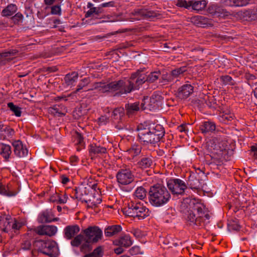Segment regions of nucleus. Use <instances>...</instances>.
<instances>
[{"label":"nucleus","instance_id":"1","mask_svg":"<svg viewBox=\"0 0 257 257\" xmlns=\"http://www.w3.org/2000/svg\"><path fill=\"white\" fill-rule=\"evenodd\" d=\"M137 130L139 141L144 145L155 144L160 141L165 133L164 127L160 124L150 128L144 127L141 124L138 126Z\"/></svg>","mask_w":257,"mask_h":257},{"label":"nucleus","instance_id":"2","mask_svg":"<svg viewBox=\"0 0 257 257\" xmlns=\"http://www.w3.org/2000/svg\"><path fill=\"white\" fill-rule=\"evenodd\" d=\"M133 84L132 81L128 80H119L108 83L103 82H95L93 84V88L89 89L88 90L98 89L102 93L118 90L120 94H127L133 90Z\"/></svg>","mask_w":257,"mask_h":257},{"label":"nucleus","instance_id":"3","mask_svg":"<svg viewBox=\"0 0 257 257\" xmlns=\"http://www.w3.org/2000/svg\"><path fill=\"white\" fill-rule=\"evenodd\" d=\"M149 202L155 207H160L167 203L171 198V195L163 185L157 184L150 188Z\"/></svg>","mask_w":257,"mask_h":257},{"label":"nucleus","instance_id":"4","mask_svg":"<svg viewBox=\"0 0 257 257\" xmlns=\"http://www.w3.org/2000/svg\"><path fill=\"white\" fill-rule=\"evenodd\" d=\"M123 213L126 216L144 219L149 215V209L140 203L132 201L128 203L127 206L122 209Z\"/></svg>","mask_w":257,"mask_h":257},{"label":"nucleus","instance_id":"5","mask_svg":"<svg viewBox=\"0 0 257 257\" xmlns=\"http://www.w3.org/2000/svg\"><path fill=\"white\" fill-rule=\"evenodd\" d=\"M35 244L39 251L50 257H55L58 254L57 244L53 240H37L35 241Z\"/></svg>","mask_w":257,"mask_h":257},{"label":"nucleus","instance_id":"6","mask_svg":"<svg viewBox=\"0 0 257 257\" xmlns=\"http://www.w3.org/2000/svg\"><path fill=\"white\" fill-rule=\"evenodd\" d=\"M87 243H96L101 238L102 232L97 226H89L83 230Z\"/></svg>","mask_w":257,"mask_h":257},{"label":"nucleus","instance_id":"7","mask_svg":"<svg viewBox=\"0 0 257 257\" xmlns=\"http://www.w3.org/2000/svg\"><path fill=\"white\" fill-rule=\"evenodd\" d=\"M169 190L174 194H183L187 188L186 185L182 180L175 179L169 180L167 183Z\"/></svg>","mask_w":257,"mask_h":257},{"label":"nucleus","instance_id":"8","mask_svg":"<svg viewBox=\"0 0 257 257\" xmlns=\"http://www.w3.org/2000/svg\"><path fill=\"white\" fill-rule=\"evenodd\" d=\"M117 181L123 185L130 184L134 180V176L129 170L121 169L116 175Z\"/></svg>","mask_w":257,"mask_h":257},{"label":"nucleus","instance_id":"9","mask_svg":"<svg viewBox=\"0 0 257 257\" xmlns=\"http://www.w3.org/2000/svg\"><path fill=\"white\" fill-rule=\"evenodd\" d=\"M142 71L138 70L132 74L130 79L133 82V90L138 89L139 87L147 81V75L142 73Z\"/></svg>","mask_w":257,"mask_h":257},{"label":"nucleus","instance_id":"10","mask_svg":"<svg viewBox=\"0 0 257 257\" xmlns=\"http://www.w3.org/2000/svg\"><path fill=\"white\" fill-rule=\"evenodd\" d=\"M35 231L39 235L52 236L57 232V228L54 225H42L35 228Z\"/></svg>","mask_w":257,"mask_h":257},{"label":"nucleus","instance_id":"11","mask_svg":"<svg viewBox=\"0 0 257 257\" xmlns=\"http://www.w3.org/2000/svg\"><path fill=\"white\" fill-rule=\"evenodd\" d=\"M186 220L190 226L194 227L203 225V218L200 216H196V213L191 210L188 212Z\"/></svg>","mask_w":257,"mask_h":257},{"label":"nucleus","instance_id":"12","mask_svg":"<svg viewBox=\"0 0 257 257\" xmlns=\"http://www.w3.org/2000/svg\"><path fill=\"white\" fill-rule=\"evenodd\" d=\"M194 91V87L190 84H185L180 87L176 93V96L181 100L187 98Z\"/></svg>","mask_w":257,"mask_h":257},{"label":"nucleus","instance_id":"13","mask_svg":"<svg viewBox=\"0 0 257 257\" xmlns=\"http://www.w3.org/2000/svg\"><path fill=\"white\" fill-rule=\"evenodd\" d=\"M18 53L16 49H9L0 53V66L6 65L13 60Z\"/></svg>","mask_w":257,"mask_h":257},{"label":"nucleus","instance_id":"14","mask_svg":"<svg viewBox=\"0 0 257 257\" xmlns=\"http://www.w3.org/2000/svg\"><path fill=\"white\" fill-rule=\"evenodd\" d=\"M18 53L16 49H9L0 53V66L6 65L13 60Z\"/></svg>","mask_w":257,"mask_h":257},{"label":"nucleus","instance_id":"15","mask_svg":"<svg viewBox=\"0 0 257 257\" xmlns=\"http://www.w3.org/2000/svg\"><path fill=\"white\" fill-rule=\"evenodd\" d=\"M190 210L194 213H197V215L200 216L203 218V215L206 211L205 206L195 199H192L190 202Z\"/></svg>","mask_w":257,"mask_h":257},{"label":"nucleus","instance_id":"16","mask_svg":"<svg viewBox=\"0 0 257 257\" xmlns=\"http://www.w3.org/2000/svg\"><path fill=\"white\" fill-rule=\"evenodd\" d=\"M12 145L14 148V152L19 158H23L27 156L28 150L24 146L22 142L20 140L15 141Z\"/></svg>","mask_w":257,"mask_h":257},{"label":"nucleus","instance_id":"17","mask_svg":"<svg viewBox=\"0 0 257 257\" xmlns=\"http://www.w3.org/2000/svg\"><path fill=\"white\" fill-rule=\"evenodd\" d=\"M59 218L54 217L53 213L51 210H46L42 212L39 216L38 220L41 223H49L59 220Z\"/></svg>","mask_w":257,"mask_h":257},{"label":"nucleus","instance_id":"18","mask_svg":"<svg viewBox=\"0 0 257 257\" xmlns=\"http://www.w3.org/2000/svg\"><path fill=\"white\" fill-rule=\"evenodd\" d=\"M191 22L198 27H205L207 26H212L211 20L202 16H196L191 18Z\"/></svg>","mask_w":257,"mask_h":257},{"label":"nucleus","instance_id":"19","mask_svg":"<svg viewBox=\"0 0 257 257\" xmlns=\"http://www.w3.org/2000/svg\"><path fill=\"white\" fill-rule=\"evenodd\" d=\"M13 223V218L9 216H0L1 230L2 232H8L11 230V225Z\"/></svg>","mask_w":257,"mask_h":257},{"label":"nucleus","instance_id":"20","mask_svg":"<svg viewBox=\"0 0 257 257\" xmlns=\"http://www.w3.org/2000/svg\"><path fill=\"white\" fill-rule=\"evenodd\" d=\"M90 186L87 184H81L80 186L75 187L74 189V197L77 200L82 199L83 196L87 195L89 192Z\"/></svg>","mask_w":257,"mask_h":257},{"label":"nucleus","instance_id":"21","mask_svg":"<svg viewBox=\"0 0 257 257\" xmlns=\"http://www.w3.org/2000/svg\"><path fill=\"white\" fill-rule=\"evenodd\" d=\"M80 231L78 225L67 226L64 229V237L67 239H71Z\"/></svg>","mask_w":257,"mask_h":257},{"label":"nucleus","instance_id":"22","mask_svg":"<svg viewBox=\"0 0 257 257\" xmlns=\"http://www.w3.org/2000/svg\"><path fill=\"white\" fill-rule=\"evenodd\" d=\"M133 16H144L146 18H152L158 16V14L153 11H148L147 10H135L131 13Z\"/></svg>","mask_w":257,"mask_h":257},{"label":"nucleus","instance_id":"23","mask_svg":"<svg viewBox=\"0 0 257 257\" xmlns=\"http://www.w3.org/2000/svg\"><path fill=\"white\" fill-rule=\"evenodd\" d=\"M209 13L213 15H216L217 17H226L230 15L229 12L226 10L218 7H212L208 9Z\"/></svg>","mask_w":257,"mask_h":257},{"label":"nucleus","instance_id":"24","mask_svg":"<svg viewBox=\"0 0 257 257\" xmlns=\"http://www.w3.org/2000/svg\"><path fill=\"white\" fill-rule=\"evenodd\" d=\"M126 113L128 116L136 114L140 109L139 102L127 103L125 105Z\"/></svg>","mask_w":257,"mask_h":257},{"label":"nucleus","instance_id":"25","mask_svg":"<svg viewBox=\"0 0 257 257\" xmlns=\"http://www.w3.org/2000/svg\"><path fill=\"white\" fill-rule=\"evenodd\" d=\"M49 111L54 115L58 116L65 115L67 112V108L62 105H55L49 108Z\"/></svg>","mask_w":257,"mask_h":257},{"label":"nucleus","instance_id":"26","mask_svg":"<svg viewBox=\"0 0 257 257\" xmlns=\"http://www.w3.org/2000/svg\"><path fill=\"white\" fill-rule=\"evenodd\" d=\"M115 244L125 247H128L132 244V241L128 235H123L118 239L116 240Z\"/></svg>","mask_w":257,"mask_h":257},{"label":"nucleus","instance_id":"27","mask_svg":"<svg viewBox=\"0 0 257 257\" xmlns=\"http://www.w3.org/2000/svg\"><path fill=\"white\" fill-rule=\"evenodd\" d=\"M89 148V153L91 156L98 154H105L106 152L105 148L97 146L96 144L90 145Z\"/></svg>","mask_w":257,"mask_h":257},{"label":"nucleus","instance_id":"28","mask_svg":"<svg viewBox=\"0 0 257 257\" xmlns=\"http://www.w3.org/2000/svg\"><path fill=\"white\" fill-rule=\"evenodd\" d=\"M18 10L17 6L13 4L8 5L2 12L3 17H8L12 16Z\"/></svg>","mask_w":257,"mask_h":257},{"label":"nucleus","instance_id":"29","mask_svg":"<svg viewBox=\"0 0 257 257\" xmlns=\"http://www.w3.org/2000/svg\"><path fill=\"white\" fill-rule=\"evenodd\" d=\"M121 230V227L119 225L108 226L104 230V234L106 236H112Z\"/></svg>","mask_w":257,"mask_h":257},{"label":"nucleus","instance_id":"30","mask_svg":"<svg viewBox=\"0 0 257 257\" xmlns=\"http://www.w3.org/2000/svg\"><path fill=\"white\" fill-rule=\"evenodd\" d=\"M12 153L11 146L4 144H0V155H1L6 161H8Z\"/></svg>","mask_w":257,"mask_h":257},{"label":"nucleus","instance_id":"31","mask_svg":"<svg viewBox=\"0 0 257 257\" xmlns=\"http://www.w3.org/2000/svg\"><path fill=\"white\" fill-rule=\"evenodd\" d=\"M215 123L210 121H205L200 126V130L204 134L212 132L215 130Z\"/></svg>","mask_w":257,"mask_h":257},{"label":"nucleus","instance_id":"32","mask_svg":"<svg viewBox=\"0 0 257 257\" xmlns=\"http://www.w3.org/2000/svg\"><path fill=\"white\" fill-rule=\"evenodd\" d=\"M102 11H101V8L100 7H93L90 8L89 11L86 13L85 17V18L92 17V19H100L101 17H98L100 14H101Z\"/></svg>","mask_w":257,"mask_h":257},{"label":"nucleus","instance_id":"33","mask_svg":"<svg viewBox=\"0 0 257 257\" xmlns=\"http://www.w3.org/2000/svg\"><path fill=\"white\" fill-rule=\"evenodd\" d=\"M191 1V6L192 9L195 11H199L204 9L207 5V2L206 1Z\"/></svg>","mask_w":257,"mask_h":257},{"label":"nucleus","instance_id":"34","mask_svg":"<svg viewBox=\"0 0 257 257\" xmlns=\"http://www.w3.org/2000/svg\"><path fill=\"white\" fill-rule=\"evenodd\" d=\"M152 160L150 157H144L138 162V165L142 169L149 168L152 164Z\"/></svg>","mask_w":257,"mask_h":257},{"label":"nucleus","instance_id":"35","mask_svg":"<svg viewBox=\"0 0 257 257\" xmlns=\"http://www.w3.org/2000/svg\"><path fill=\"white\" fill-rule=\"evenodd\" d=\"M123 115L124 108L122 107H118L113 110L111 117L113 119L121 120Z\"/></svg>","mask_w":257,"mask_h":257},{"label":"nucleus","instance_id":"36","mask_svg":"<svg viewBox=\"0 0 257 257\" xmlns=\"http://www.w3.org/2000/svg\"><path fill=\"white\" fill-rule=\"evenodd\" d=\"M78 78V74L76 72H72L71 74L66 75L64 80L68 85L73 84Z\"/></svg>","mask_w":257,"mask_h":257},{"label":"nucleus","instance_id":"37","mask_svg":"<svg viewBox=\"0 0 257 257\" xmlns=\"http://www.w3.org/2000/svg\"><path fill=\"white\" fill-rule=\"evenodd\" d=\"M188 185L191 189H200V182L198 179H194L193 177H190L188 181Z\"/></svg>","mask_w":257,"mask_h":257},{"label":"nucleus","instance_id":"38","mask_svg":"<svg viewBox=\"0 0 257 257\" xmlns=\"http://www.w3.org/2000/svg\"><path fill=\"white\" fill-rule=\"evenodd\" d=\"M134 195L138 199L142 200L146 196V190L143 187H138L135 191Z\"/></svg>","mask_w":257,"mask_h":257},{"label":"nucleus","instance_id":"39","mask_svg":"<svg viewBox=\"0 0 257 257\" xmlns=\"http://www.w3.org/2000/svg\"><path fill=\"white\" fill-rule=\"evenodd\" d=\"M187 71L186 66L181 67L180 68L175 69L171 71L173 79L178 77L180 75L182 74L184 72Z\"/></svg>","mask_w":257,"mask_h":257},{"label":"nucleus","instance_id":"40","mask_svg":"<svg viewBox=\"0 0 257 257\" xmlns=\"http://www.w3.org/2000/svg\"><path fill=\"white\" fill-rule=\"evenodd\" d=\"M84 239V236L81 234L74 237V238L71 241V244L73 246L77 247L81 243Z\"/></svg>","mask_w":257,"mask_h":257},{"label":"nucleus","instance_id":"41","mask_svg":"<svg viewBox=\"0 0 257 257\" xmlns=\"http://www.w3.org/2000/svg\"><path fill=\"white\" fill-rule=\"evenodd\" d=\"M176 6L180 8H184L189 9L191 6V1H187L186 0H177L176 2Z\"/></svg>","mask_w":257,"mask_h":257},{"label":"nucleus","instance_id":"42","mask_svg":"<svg viewBox=\"0 0 257 257\" xmlns=\"http://www.w3.org/2000/svg\"><path fill=\"white\" fill-rule=\"evenodd\" d=\"M160 75L161 73L160 71H155L151 73L149 75H147V82H149L150 83L154 82L156 80H157L159 78Z\"/></svg>","mask_w":257,"mask_h":257},{"label":"nucleus","instance_id":"43","mask_svg":"<svg viewBox=\"0 0 257 257\" xmlns=\"http://www.w3.org/2000/svg\"><path fill=\"white\" fill-rule=\"evenodd\" d=\"M8 107L17 116H20L21 115V111L20 107L14 104L12 102H9L8 104Z\"/></svg>","mask_w":257,"mask_h":257},{"label":"nucleus","instance_id":"44","mask_svg":"<svg viewBox=\"0 0 257 257\" xmlns=\"http://www.w3.org/2000/svg\"><path fill=\"white\" fill-rule=\"evenodd\" d=\"M251 0H230L232 3L231 6L235 7H243L248 5Z\"/></svg>","mask_w":257,"mask_h":257},{"label":"nucleus","instance_id":"45","mask_svg":"<svg viewBox=\"0 0 257 257\" xmlns=\"http://www.w3.org/2000/svg\"><path fill=\"white\" fill-rule=\"evenodd\" d=\"M142 147L138 145H133L131 148L128 150L130 154L134 156H138L141 152Z\"/></svg>","mask_w":257,"mask_h":257},{"label":"nucleus","instance_id":"46","mask_svg":"<svg viewBox=\"0 0 257 257\" xmlns=\"http://www.w3.org/2000/svg\"><path fill=\"white\" fill-rule=\"evenodd\" d=\"M173 80L174 79L171 73L170 74L166 73L162 75L160 82L161 83L165 82H171L173 81Z\"/></svg>","mask_w":257,"mask_h":257},{"label":"nucleus","instance_id":"47","mask_svg":"<svg viewBox=\"0 0 257 257\" xmlns=\"http://www.w3.org/2000/svg\"><path fill=\"white\" fill-rule=\"evenodd\" d=\"M91 253L93 257H102L103 255L102 249L101 246H98Z\"/></svg>","mask_w":257,"mask_h":257},{"label":"nucleus","instance_id":"48","mask_svg":"<svg viewBox=\"0 0 257 257\" xmlns=\"http://www.w3.org/2000/svg\"><path fill=\"white\" fill-rule=\"evenodd\" d=\"M230 229L233 230H239L240 227L236 220H232L228 224Z\"/></svg>","mask_w":257,"mask_h":257},{"label":"nucleus","instance_id":"49","mask_svg":"<svg viewBox=\"0 0 257 257\" xmlns=\"http://www.w3.org/2000/svg\"><path fill=\"white\" fill-rule=\"evenodd\" d=\"M221 79L225 84H230L231 85H234L233 82H232V78L228 76V75H225L221 77Z\"/></svg>","mask_w":257,"mask_h":257},{"label":"nucleus","instance_id":"50","mask_svg":"<svg viewBox=\"0 0 257 257\" xmlns=\"http://www.w3.org/2000/svg\"><path fill=\"white\" fill-rule=\"evenodd\" d=\"M0 194L2 195L8 196H12L14 195V194L12 192H8L6 190L5 187L2 185V183L0 182Z\"/></svg>","mask_w":257,"mask_h":257},{"label":"nucleus","instance_id":"51","mask_svg":"<svg viewBox=\"0 0 257 257\" xmlns=\"http://www.w3.org/2000/svg\"><path fill=\"white\" fill-rule=\"evenodd\" d=\"M23 19V15L20 12L17 13L15 15L12 17V20L16 24L18 23L20 21Z\"/></svg>","mask_w":257,"mask_h":257},{"label":"nucleus","instance_id":"52","mask_svg":"<svg viewBox=\"0 0 257 257\" xmlns=\"http://www.w3.org/2000/svg\"><path fill=\"white\" fill-rule=\"evenodd\" d=\"M21 227L22 223L16 221L15 219L13 218L11 229L19 230Z\"/></svg>","mask_w":257,"mask_h":257},{"label":"nucleus","instance_id":"53","mask_svg":"<svg viewBox=\"0 0 257 257\" xmlns=\"http://www.w3.org/2000/svg\"><path fill=\"white\" fill-rule=\"evenodd\" d=\"M51 14L53 15H60L61 8L59 5H55L51 7Z\"/></svg>","mask_w":257,"mask_h":257},{"label":"nucleus","instance_id":"54","mask_svg":"<svg viewBox=\"0 0 257 257\" xmlns=\"http://www.w3.org/2000/svg\"><path fill=\"white\" fill-rule=\"evenodd\" d=\"M109 116L106 115H102L98 118L99 124H105L108 122Z\"/></svg>","mask_w":257,"mask_h":257},{"label":"nucleus","instance_id":"55","mask_svg":"<svg viewBox=\"0 0 257 257\" xmlns=\"http://www.w3.org/2000/svg\"><path fill=\"white\" fill-rule=\"evenodd\" d=\"M4 131L5 133H6L8 137H11V136H13L14 134V133H15L13 129H12L9 127H8V126L5 127V128H4Z\"/></svg>","mask_w":257,"mask_h":257},{"label":"nucleus","instance_id":"56","mask_svg":"<svg viewBox=\"0 0 257 257\" xmlns=\"http://www.w3.org/2000/svg\"><path fill=\"white\" fill-rule=\"evenodd\" d=\"M31 244L30 242L28 240L25 241L22 244V248L25 250H28L31 249Z\"/></svg>","mask_w":257,"mask_h":257},{"label":"nucleus","instance_id":"57","mask_svg":"<svg viewBox=\"0 0 257 257\" xmlns=\"http://www.w3.org/2000/svg\"><path fill=\"white\" fill-rule=\"evenodd\" d=\"M115 127L119 130L124 129L126 130L125 125L120 121L118 122L117 124L115 125Z\"/></svg>","mask_w":257,"mask_h":257},{"label":"nucleus","instance_id":"58","mask_svg":"<svg viewBox=\"0 0 257 257\" xmlns=\"http://www.w3.org/2000/svg\"><path fill=\"white\" fill-rule=\"evenodd\" d=\"M78 158L76 156H73L70 158V163L72 165H75V163L77 162Z\"/></svg>","mask_w":257,"mask_h":257},{"label":"nucleus","instance_id":"59","mask_svg":"<svg viewBox=\"0 0 257 257\" xmlns=\"http://www.w3.org/2000/svg\"><path fill=\"white\" fill-rule=\"evenodd\" d=\"M56 196L58 198V201L57 202L60 203V204H64L67 201V199L64 197V198H61L58 194H56Z\"/></svg>","mask_w":257,"mask_h":257},{"label":"nucleus","instance_id":"60","mask_svg":"<svg viewBox=\"0 0 257 257\" xmlns=\"http://www.w3.org/2000/svg\"><path fill=\"white\" fill-rule=\"evenodd\" d=\"M251 150L253 153L254 158L257 159V146H252Z\"/></svg>","mask_w":257,"mask_h":257},{"label":"nucleus","instance_id":"61","mask_svg":"<svg viewBox=\"0 0 257 257\" xmlns=\"http://www.w3.org/2000/svg\"><path fill=\"white\" fill-rule=\"evenodd\" d=\"M124 250L121 247H119L114 249V252L117 254H119L123 252Z\"/></svg>","mask_w":257,"mask_h":257},{"label":"nucleus","instance_id":"62","mask_svg":"<svg viewBox=\"0 0 257 257\" xmlns=\"http://www.w3.org/2000/svg\"><path fill=\"white\" fill-rule=\"evenodd\" d=\"M77 141H78L77 143L80 145H81V144L83 142V138H82V137L81 136V135L80 134H78V133L77 134Z\"/></svg>","mask_w":257,"mask_h":257},{"label":"nucleus","instance_id":"63","mask_svg":"<svg viewBox=\"0 0 257 257\" xmlns=\"http://www.w3.org/2000/svg\"><path fill=\"white\" fill-rule=\"evenodd\" d=\"M133 234L137 237H140L141 235V231L139 230H134L133 231Z\"/></svg>","mask_w":257,"mask_h":257},{"label":"nucleus","instance_id":"64","mask_svg":"<svg viewBox=\"0 0 257 257\" xmlns=\"http://www.w3.org/2000/svg\"><path fill=\"white\" fill-rule=\"evenodd\" d=\"M138 249H139L138 247L134 246L130 249V252L131 253H136L137 252H138Z\"/></svg>","mask_w":257,"mask_h":257}]
</instances>
